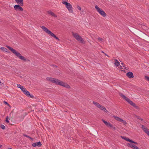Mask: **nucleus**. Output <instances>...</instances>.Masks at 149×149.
Here are the masks:
<instances>
[{"mask_svg":"<svg viewBox=\"0 0 149 149\" xmlns=\"http://www.w3.org/2000/svg\"><path fill=\"white\" fill-rule=\"evenodd\" d=\"M6 47L8 48L13 53L21 60H22L25 62L26 61H30L29 59H26L24 56H22L17 51L13 48L9 46H7Z\"/></svg>","mask_w":149,"mask_h":149,"instance_id":"1","label":"nucleus"},{"mask_svg":"<svg viewBox=\"0 0 149 149\" xmlns=\"http://www.w3.org/2000/svg\"><path fill=\"white\" fill-rule=\"evenodd\" d=\"M54 81L53 83L57 85L63 86L67 88H70V86L69 85L58 79L54 78Z\"/></svg>","mask_w":149,"mask_h":149,"instance_id":"2","label":"nucleus"},{"mask_svg":"<svg viewBox=\"0 0 149 149\" xmlns=\"http://www.w3.org/2000/svg\"><path fill=\"white\" fill-rule=\"evenodd\" d=\"M119 95L120 96L126 101L131 105L135 107L136 109H139V107L137 106L135 103L133 102L132 101L130 100L129 99L126 97L122 93H120Z\"/></svg>","mask_w":149,"mask_h":149,"instance_id":"3","label":"nucleus"},{"mask_svg":"<svg viewBox=\"0 0 149 149\" xmlns=\"http://www.w3.org/2000/svg\"><path fill=\"white\" fill-rule=\"evenodd\" d=\"M41 27L45 33L53 37L56 40H60L59 39L58 37H57L56 36V35H55L52 32L49 30L45 27L44 26H42Z\"/></svg>","mask_w":149,"mask_h":149,"instance_id":"4","label":"nucleus"},{"mask_svg":"<svg viewBox=\"0 0 149 149\" xmlns=\"http://www.w3.org/2000/svg\"><path fill=\"white\" fill-rule=\"evenodd\" d=\"M72 35L73 37L80 42L83 43L84 40L81 36L77 33H74L73 32H72Z\"/></svg>","mask_w":149,"mask_h":149,"instance_id":"5","label":"nucleus"},{"mask_svg":"<svg viewBox=\"0 0 149 149\" xmlns=\"http://www.w3.org/2000/svg\"><path fill=\"white\" fill-rule=\"evenodd\" d=\"M95 8L97 11L102 16L105 17L107 16V15L104 11L100 8L97 5L95 6Z\"/></svg>","mask_w":149,"mask_h":149,"instance_id":"6","label":"nucleus"},{"mask_svg":"<svg viewBox=\"0 0 149 149\" xmlns=\"http://www.w3.org/2000/svg\"><path fill=\"white\" fill-rule=\"evenodd\" d=\"M134 31L136 35L141 37L145 36L146 34L143 33L141 32L140 31L137 30H135Z\"/></svg>","mask_w":149,"mask_h":149,"instance_id":"7","label":"nucleus"},{"mask_svg":"<svg viewBox=\"0 0 149 149\" xmlns=\"http://www.w3.org/2000/svg\"><path fill=\"white\" fill-rule=\"evenodd\" d=\"M65 5L66 8L70 13H73V8L72 5L69 3H66Z\"/></svg>","mask_w":149,"mask_h":149,"instance_id":"8","label":"nucleus"},{"mask_svg":"<svg viewBox=\"0 0 149 149\" xmlns=\"http://www.w3.org/2000/svg\"><path fill=\"white\" fill-rule=\"evenodd\" d=\"M113 117L114 118L115 120H117V121H119L120 122L123 123V124L124 125H126L127 123L126 122V121L123 120L122 119H121L118 117L116 116H113Z\"/></svg>","mask_w":149,"mask_h":149,"instance_id":"9","label":"nucleus"},{"mask_svg":"<svg viewBox=\"0 0 149 149\" xmlns=\"http://www.w3.org/2000/svg\"><path fill=\"white\" fill-rule=\"evenodd\" d=\"M20 5H16L14 6V8L16 11H22L23 10V8L21 7Z\"/></svg>","mask_w":149,"mask_h":149,"instance_id":"10","label":"nucleus"},{"mask_svg":"<svg viewBox=\"0 0 149 149\" xmlns=\"http://www.w3.org/2000/svg\"><path fill=\"white\" fill-rule=\"evenodd\" d=\"M121 137L122 139H124L126 141H129L132 143H134L136 144H138V143H137L134 142L133 141L130 139L128 138H127L126 137H124V136H121Z\"/></svg>","mask_w":149,"mask_h":149,"instance_id":"11","label":"nucleus"},{"mask_svg":"<svg viewBox=\"0 0 149 149\" xmlns=\"http://www.w3.org/2000/svg\"><path fill=\"white\" fill-rule=\"evenodd\" d=\"M141 128L149 136V130L143 125H142Z\"/></svg>","mask_w":149,"mask_h":149,"instance_id":"12","label":"nucleus"},{"mask_svg":"<svg viewBox=\"0 0 149 149\" xmlns=\"http://www.w3.org/2000/svg\"><path fill=\"white\" fill-rule=\"evenodd\" d=\"M127 146L128 147L132 148L134 149H139V148L138 147L135 146L134 144H132L128 143L127 144Z\"/></svg>","mask_w":149,"mask_h":149,"instance_id":"13","label":"nucleus"},{"mask_svg":"<svg viewBox=\"0 0 149 149\" xmlns=\"http://www.w3.org/2000/svg\"><path fill=\"white\" fill-rule=\"evenodd\" d=\"M32 145L34 147H35L36 146L40 147L42 146V144L39 141L38 142L33 143Z\"/></svg>","mask_w":149,"mask_h":149,"instance_id":"14","label":"nucleus"},{"mask_svg":"<svg viewBox=\"0 0 149 149\" xmlns=\"http://www.w3.org/2000/svg\"><path fill=\"white\" fill-rule=\"evenodd\" d=\"M47 13L50 15L52 16H53L55 17H57V16L51 10H49L47 11Z\"/></svg>","mask_w":149,"mask_h":149,"instance_id":"15","label":"nucleus"},{"mask_svg":"<svg viewBox=\"0 0 149 149\" xmlns=\"http://www.w3.org/2000/svg\"><path fill=\"white\" fill-rule=\"evenodd\" d=\"M102 110H103V111L106 112H108V111L106 109V108L100 104V106L98 108Z\"/></svg>","mask_w":149,"mask_h":149,"instance_id":"16","label":"nucleus"},{"mask_svg":"<svg viewBox=\"0 0 149 149\" xmlns=\"http://www.w3.org/2000/svg\"><path fill=\"white\" fill-rule=\"evenodd\" d=\"M102 120L104 123L105 125L108 127H112V124H111L109 123L108 122L103 119H102Z\"/></svg>","mask_w":149,"mask_h":149,"instance_id":"17","label":"nucleus"},{"mask_svg":"<svg viewBox=\"0 0 149 149\" xmlns=\"http://www.w3.org/2000/svg\"><path fill=\"white\" fill-rule=\"evenodd\" d=\"M127 76L129 78H133L134 76L133 73L132 72H129L126 74Z\"/></svg>","mask_w":149,"mask_h":149,"instance_id":"18","label":"nucleus"},{"mask_svg":"<svg viewBox=\"0 0 149 149\" xmlns=\"http://www.w3.org/2000/svg\"><path fill=\"white\" fill-rule=\"evenodd\" d=\"M16 2L19 4L21 6H23L24 3L23 2V0H15Z\"/></svg>","mask_w":149,"mask_h":149,"instance_id":"19","label":"nucleus"},{"mask_svg":"<svg viewBox=\"0 0 149 149\" xmlns=\"http://www.w3.org/2000/svg\"><path fill=\"white\" fill-rule=\"evenodd\" d=\"M24 94L26 95L27 96H29L30 97H33V96L31 95H30L29 92L26 90L24 92Z\"/></svg>","mask_w":149,"mask_h":149,"instance_id":"20","label":"nucleus"},{"mask_svg":"<svg viewBox=\"0 0 149 149\" xmlns=\"http://www.w3.org/2000/svg\"><path fill=\"white\" fill-rule=\"evenodd\" d=\"M54 78L51 77H47L46 78V80L48 81L53 83Z\"/></svg>","mask_w":149,"mask_h":149,"instance_id":"21","label":"nucleus"},{"mask_svg":"<svg viewBox=\"0 0 149 149\" xmlns=\"http://www.w3.org/2000/svg\"><path fill=\"white\" fill-rule=\"evenodd\" d=\"M114 64L116 66H118V65L120 64V63L116 59H114Z\"/></svg>","mask_w":149,"mask_h":149,"instance_id":"22","label":"nucleus"},{"mask_svg":"<svg viewBox=\"0 0 149 149\" xmlns=\"http://www.w3.org/2000/svg\"><path fill=\"white\" fill-rule=\"evenodd\" d=\"M93 104L97 108L99 107L100 106V105L99 103L95 101L93 102Z\"/></svg>","mask_w":149,"mask_h":149,"instance_id":"23","label":"nucleus"},{"mask_svg":"<svg viewBox=\"0 0 149 149\" xmlns=\"http://www.w3.org/2000/svg\"><path fill=\"white\" fill-rule=\"evenodd\" d=\"M68 1V0H62V3L64 5H65L66 3H68L67 2Z\"/></svg>","mask_w":149,"mask_h":149,"instance_id":"24","label":"nucleus"},{"mask_svg":"<svg viewBox=\"0 0 149 149\" xmlns=\"http://www.w3.org/2000/svg\"><path fill=\"white\" fill-rule=\"evenodd\" d=\"M0 49L1 50L3 51L4 52H7V49L4 47H1V48Z\"/></svg>","mask_w":149,"mask_h":149,"instance_id":"25","label":"nucleus"},{"mask_svg":"<svg viewBox=\"0 0 149 149\" xmlns=\"http://www.w3.org/2000/svg\"><path fill=\"white\" fill-rule=\"evenodd\" d=\"M97 39L99 42H102L104 40V39L100 37H98L97 38Z\"/></svg>","mask_w":149,"mask_h":149,"instance_id":"26","label":"nucleus"},{"mask_svg":"<svg viewBox=\"0 0 149 149\" xmlns=\"http://www.w3.org/2000/svg\"><path fill=\"white\" fill-rule=\"evenodd\" d=\"M20 88L23 92L26 90L25 88H24L23 86Z\"/></svg>","mask_w":149,"mask_h":149,"instance_id":"27","label":"nucleus"},{"mask_svg":"<svg viewBox=\"0 0 149 149\" xmlns=\"http://www.w3.org/2000/svg\"><path fill=\"white\" fill-rule=\"evenodd\" d=\"M0 127L3 129H4L5 128V126L3 125H1Z\"/></svg>","mask_w":149,"mask_h":149,"instance_id":"28","label":"nucleus"},{"mask_svg":"<svg viewBox=\"0 0 149 149\" xmlns=\"http://www.w3.org/2000/svg\"><path fill=\"white\" fill-rule=\"evenodd\" d=\"M122 67H123V65H120L119 67H118V68L119 70H121L122 71H123V70H122V69H123V68H122Z\"/></svg>","mask_w":149,"mask_h":149,"instance_id":"29","label":"nucleus"},{"mask_svg":"<svg viewBox=\"0 0 149 149\" xmlns=\"http://www.w3.org/2000/svg\"><path fill=\"white\" fill-rule=\"evenodd\" d=\"M145 78L148 81H149V77L147 76H145Z\"/></svg>","mask_w":149,"mask_h":149,"instance_id":"30","label":"nucleus"},{"mask_svg":"<svg viewBox=\"0 0 149 149\" xmlns=\"http://www.w3.org/2000/svg\"><path fill=\"white\" fill-rule=\"evenodd\" d=\"M121 65H123V67H124V70L125 69L126 70H127V68L126 67V66L125 65L124 66L123 65V63H121Z\"/></svg>","mask_w":149,"mask_h":149,"instance_id":"31","label":"nucleus"},{"mask_svg":"<svg viewBox=\"0 0 149 149\" xmlns=\"http://www.w3.org/2000/svg\"><path fill=\"white\" fill-rule=\"evenodd\" d=\"M22 86L21 85L19 84H17V86L18 88H20Z\"/></svg>","mask_w":149,"mask_h":149,"instance_id":"32","label":"nucleus"},{"mask_svg":"<svg viewBox=\"0 0 149 149\" xmlns=\"http://www.w3.org/2000/svg\"><path fill=\"white\" fill-rule=\"evenodd\" d=\"M112 127H111V128L114 130H115L116 129V127H114L113 125H112Z\"/></svg>","mask_w":149,"mask_h":149,"instance_id":"33","label":"nucleus"},{"mask_svg":"<svg viewBox=\"0 0 149 149\" xmlns=\"http://www.w3.org/2000/svg\"><path fill=\"white\" fill-rule=\"evenodd\" d=\"M77 8L80 10V11L81 10V7L79 6H77Z\"/></svg>","mask_w":149,"mask_h":149,"instance_id":"34","label":"nucleus"},{"mask_svg":"<svg viewBox=\"0 0 149 149\" xmlns=\"http://www.w3.org/2000/svg\"><path fill=\"white\" fill-rule=\"evenodd\" d=\"M6 121L7 123H9V121L8 120V116H7V118H6Z\"/></svg>","mask_w":149,"mask_h":149,"instance_id":"35","label":"nucleus"},{"mask_svg":"<svg viewBox=\"0 0 149 149\" xmlns=\"http://www.w3.org/2000/svg\"><path fill=\"white\" fill-rule=\"evenodd\" d=\"M23 135H24V136H25V137H28H28H29V136H28V135H26V134H23Z\"/></svg>","mask_w":149,"mask_h":149,"instance_id":"36","label":"nucleus"},{"mask_svg":"<svg viewBox=\"0 0 149 149\" xmlns=\"http://www.w3.org/2000/svg\"><path fill=\"white\" fill-rule=\"evenodd\" d=\"M3 103H4V104H6V105H7L8 104V103H7V102H6V101H4L3 102Z\"/></svg>","mask_w":149,"mask_h":149,"instance_id":"37","label":"nucleus"},{"mask_svg":"<svg viewBox=\"0 0 149 149\" xmlns=\"http://www.w3.org/2000/svg\"><path fill=\"white\" fill-rule=\"evenodd\" d=\"M7 105L9 107H10V104H8H8H7Z\"/></svg>","mask_w":149,"mask_h":149,"instance_id":"38","label":"nucleus"},{"mask_svg":"<svg viewBox=\"0 0 149 149\" xmlns=\"http://www.w3.org/2000/svg\"><path fill=\"white\" fill-rule=\"evenodd\" d=\"M104 54H105V55L107 56L108 57H109V56L105 53Z\"/></svg>","mask_w":149,"mask_h":149,"instance_id":"39","label":"nucleus"},{"mask_svg":"<svg viewBox=\"0 0 149 149\" xmlns=\"http://www.w3.org/2000/svg\"><path fill=\"white\" fill-rule=\"evenodd\" d=\"M31 139L32 140H33V139L32 138H31Z\"/></svg>","mask_w":149,"mask_h":149,"instance_id":"40","label":"nucleus"},{"mask_svg":"<svg viewBox=\"0 0 149 149\" xmlns=\"http://www.w3.org/2000/svg\"><path fill=\"white\" fill-rule=\"evenodd\" d=\"M2 146V145H0V148H1Z\"/></svg>","mask_w":149,"mask_h":149,"instance_id":"41","label":"nucleus"},{"mask_svg":"<svg viewBox=\"0 0 149 149\" xmlns=\"http://www.w3.org/2000/svg\"><path fill=\"white\" fill-rule=\"evenodd\" d=\"M8 120L9 119V120H10V118H8Z\"/></svg>","mask_w":149,"mask_h":149,"instance_id":"42","label":"nucleus"},{"mask_svg":"<svg viewBox=\"0 0 149 149\" xmlns=\"http://www.w3.org/2000/svg\"><path fill=\"white\" fill-rule=\"evenodd\" d=\"M102 53H104H104H104L103 51H102Z\"/></svg>","mask_w":149,"mask_h":149,"instance_id":"43","label":"nucleus"},{"mask_svg":"<svg viewBox=\"0 0 149 149\" xmlns=\"http://www.w3.org/2000/svg\"><path fill=\"white\" fill-rule=\"evenodd\" d=\"M30 139H31V137H28Z\"/></svg>","mask_w":149,"mask_h":149,"instance_id":"44","label":"nucleus"},{"mask_svg":"<svg viewBox=\"0 0 149 149\" xmlns=\"http://www.w3.org/2000/svg\"><path fill=\"white\" fill-rule=\"evenodd\" d=\"M140 120H143V119H140Z\"/></svg>","mask_w":149,"mask_h":149,"instance_id":"45","label":"nucleus"},{"mask_svg":"<svg viewBox=\"0 0 149 149\" xmlns=\"http://www.w3.org/2000/svg\"><path fill=\"white\" fill-rule=\"evenodd\" d=\"M138 118L139 119H140V118Z\"/></svg>","mask_w":149,"mask_h":149,"instance_id":"46","label":"nucleus"}]
</instances>
